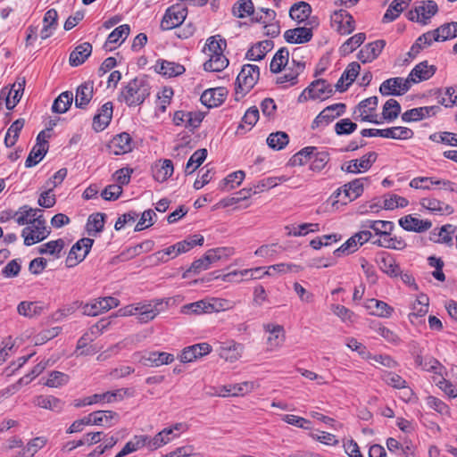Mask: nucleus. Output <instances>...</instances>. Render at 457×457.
<instances>
[{"instance_id":"nucleus-1","label":"nucleus","mask_w":457,"mask_h":457,"mask_svg":"<svg viewBox=\"0 0 457 457\" xmlns=\"http://www.w3.org/2000/svg\"><path fill=\"white\" fill-rule=\"evenodd\" d=\"M150 95V86L144 78L130 80L121 91V98L129 106H137Z\"/></svg>"},{"instance_id":"nucleus-2","label":"nucleus","mask_w":457,"mask_h":457,"mask_svg":"<svg viewBox=\"0 0 457 457\" xmlns=\"http://www.w3.org/2000/svg\"><path fill=\"white\" fill-rule=\"evenodd\" d=\"M49 234L50 231L46 226V220L43 214H39V218H35L34 221L30 222L21 232L24 245L28 246L43 241Z\"/></svg>"},{"instance_id":"nucleus-3","label":"nucleus","mask_w":457,"mask_h":457,"mask_svg":"<svg viewBox=\"0 0 457 457\" xmlns=\"http://www.w3.org/2000/svg\"><path fill=\"white\" fill-rule=\"evenodd\" d=\"M438 12L437 4L433 0L420 1L415 4L412 10L409 11L407 18L415 22L427 24L428 21Z\"/></svg>"},{"instance_id":"nucleus-4","label":"nucleus","mask_w":457,"mask_h":457,"mask_svg":"<svg viewBox=\"0 0 457 457\" xmlns=\"http://www.w3.org/2000/svg\"><path fill=\"white\" fill-rule=\"evenodd\" d=\"M260 71L257 65L245 64L237 78V94L248 93L259 79Z\"/></svg>"},{"instance_id":"nucleus-5","label":"nucleus","mask_w":457,"mask_h":457,"mask_svg":"<svg viewBox=\"0 0 457 457\" xmlns=\"http://www.w3.org/2000/svg\"><path fill=\"white\" fill-rule=\"evenodd\" d=\"M298 50L297 48L293 52L291 65L288 68H284L285 73L277 77V84L283 85L284 87H288L298 82V76L305 69V62L297 59Z\"/></svg>"},{"instance_id":"nucleus-6","label":"nucleus","mask_w":457,"mask_h":457,"mask_svg":"<svg viewBox=\"0 0 457 457\" xmlns=\"http://www.w3.org/2000/svg\"><path fill=\"white\" fill-rule=\"evenodd\" d=\"M168 303L162 299L139 303L137 320L140 323H147L153 320L158 314L166 311Z\"/></svg>"},{"instance_id":"nucleus-7","label":"nucleus","mask_w":457,"mask_h":457,"mask_svg":"<svg viewBox=\"0 0 457 457\" xmlns=\"http://www.w3.org/2000/svg\"><path fill=\"white\" fill-rule=\"evenodd\" d=\"M378 104V99L377 96H370L362 100L355 107L353 112V118L356 120L378 124L379 121L377 120L378 115L375 113Z\"/></svg>"},{"instance_id":"nucleus-8","label":"nucleus","mask_w":457,"mask_h":457,"mask_svg":"<svg viewBox=\"0 0 457 457\" xmlns=\"http://www.w3.org/2000/svg\"><path fill=\"white\" fill-rule=\"evenodd\" d=\"M333 93L332 86L325 79H317L311 83V85L300 95L298 101L302 102L303 99H327Z\"/></svg>"},{"instance_id":"nucleus-9","label":"nucleus","mask_w":457,"mask_h":457,"mask_svg":"<svg viewBox=\"0 0 457 457\" xmlns=\"http://www.w3.org/2000/svg\"><path fill=\"white\" fill-rule=\"evenodd\" d=\"M330 24L340 35H349L355 29L353 16L345 10L335 11L330 16Z\"/></svg>"},{"instance_id":"nucleus-10","label":"nucleus","mask_w":457,"mask_h":457,"mask_svg":"<svg viewBox=\"0 0 457 457\" xmlns=\"http://www.w3.org/2000/svg\"><path fill=\"white\" fill-rule=\"evenodd\" d=\"M94 240L88 237H84L79 239L73 246L71 247L66 260V266L69 268L75 267L79 262H81L88 254Z\"/></svg>"},{"instance_id":"nucleus-11","label":"nucleus","mask_w":457,"mask_h":457,"mask_svg":"<svg viewBox=\"0 0 457 457\" xmlns=\"http://www.w3.org/2000/svg\"><path fill=\"white\" fill-rule=\"evenodd\" d=\"M346 105L343 103L334 104L324 108L314 119L312 124V129L325 126L345 112Z\"/></svg>"},{"instance_id":"nucleus-12","label":"nucleus","mask_w":457,"mask_h":457,"mask_svg":"<svg viewBox=\"0 0 457 457\" xmlns=\"http://www.w3.org/2000/svg\"><path fill=\"white\" fill-rule=\"evenodd\" d=\"M187 9L179 5L169 7L162 17L161 28L163 30H170L179 27L187 17Z\"/></svg>"},{"instance_id":"nucleus-13","label":"nucleus","mask_w":457,"mask_h":457,"mask_svg":"<svg viewBox=\"0 0 457 457\" xmlns=\"http://www.w3.org/2000/svg\"><path fill=\"white\" fill-rule=\"evenodd\" d=\"M411 87L408 77L406 79L401 77L391 78L385 80L379 87V91L384 96H401L406 93Z\"/></svg>"},{"instance_id":"nucleus-14","label":"nucleus","mask_w":457,"mask_h":457,"mask_svg":"<svg viewBox=\"0 0 457 457\" xmlns=\"http://www.w3.org/2000/svg\"><path fill=\"white\" fill-rule=\"evenodd\" d=\"M433 186H437L445 190H454L453 182L435 177H417L410 181V187L415 189L431 190Z\"/></svg>"},{"instance_id":"nucleus-15","label":"nucleus","mask_w":457,"mask_h":457,"mask_svg":"<svg viewBox=\"0 0 457 457\" xmlns=\"http://www.w3.org/2000/svg\"><path fill=\"white\" fill-rule=\"evenodd\" d=\"M139 356V362L148 367H160L174 361V355L166 352H146L143 354L136 353Z\"/></svg>"},{"instance_id":"nucleus-16","label":"nucleus","mask_w":457,"mask_h":457,"mask_svg":"<svg viewBox=\"0 0 457 457\" xmlns=\"http://www.w3.org/2000/svg\"><path fill=\"white\" fill-rule=\"evenodd\" d=\"M185 425L182 423H177L170 428H165L159 433H157L154 436H151L152 445L154 450L167 445L171 442L173 439L177 438L180 431L185 428Z\"/></svg>"},{"instance_id":"nucleus-17","label":"nucleus","mask_w":457,"mask_h":457,"mask_svg":"<svg viewBox=\"0 0 457 457\" xmlns=\"http://www.w3.org/2000/svg\"><path fill=\"white\" fill-rule=\"evenodd\" d=\"M377 154L370 152L360 159L351 160L342 166V170L349 173L365 172L370 169L377 160Z\"/></svg>"},{"instance_id":"nucleus-18","label":"nucleus","mask_w":457,"mask_h":457,"mask_svg":"<svg viewBox=\"0 0 457 457\" xmlns=\"http://www.w3.org/2000/svg\"><path fill=\"white\" fill-rule=\"evenodd\" d=\"M25 79H19L12 86V88L7 92L6 88H4L0 92V97L5 98V105L8 110L13 109L21 98L22 92L24 90Z\"/></svg>"},{"instance_id":"nucleus-19","label":"nucleus","mask_w":457,"mask_h":457,"mask_svg":"<svg viewBox=\"0 0 457 457\" xmlns=\"http://www.w3.org/2000/svg\"><path fill=\"white\" fill-rule=\"evenodd\" d=\"M151 436L147 435L134 436L129 442L126 443L124 447L118 453V457H124L131 453L146 447L149 451H154L151 446Z\"/></svg>"},{"instance_id":"nucleus-20","label":"nucleus","mask_w":457,"mask_h":457,"mask_svg":"<svg viewBox=\"0 0 457 457\" xmlns=\"http://www.w3.org/2000/svg\"><path fill=\"white\" fill-rule=\"evenodd\" d=\"M110 153L120 155L132 151V138L129 133L116 135L108 145Z\"/></svg>"},{"instance_id":"nucleus-21","label":"nucleus","mask_w":457,"mask_h":457,"mask_svg":"<svg viewBox=\"0 0 457 457\" xmlns=\"http://www.w3.org/2000/svg\"><path fill=\"white\" fill-rule=\"evenodd\" d=\"M436 71L435 65H429L428 61H423L417 64L410 72L408 79L412 84H417L429 79Z\"/></svg>"},{"instance_id":"nucleus-22","label":"nucleus","mask_w":457,"mask_h":457,"mask_svg":"<svg viewBox=\"0 0 457 457\" xmlns=\"http://www.w3.org/2000/svg\"><path fill=\"white\" fill-rule=\"evenodd\" d=\"M130 32V28L127 24L120 25L112 30L105 43L104 44V49L106 52H111L117 48L125 39L128 37Z\"/></svg>"},{"instance_id":"nucleus-23","label":"nucleus","mask_w":457,"mask_h":457,"mask_svg":"<svg viewBox=\"0 0 457 457\" xmlns=\"http://www.w3.org/2000/svg\"><path fill=\"white\" fill-rule=\"evenodd\" d=\"M386 46V41L379 39L365 45L358 53V59L367 63L377 59Z\"/></svg>"},{"instance_id":"nucleus-24","label":"nucleus","mask_w":457,"mask_h":457,"mask_svg":"<svg viewBox=\"0 0 457 457\" xmlns=\"http://www.w3.org/2000/svg\"><path fill=\"white\" fill-rule=\"evenodd\" d=\"M265 332L269 333L267 344L270 350L279 348L285 341V330L281 325L268 323L263 325Z\"/></svg>"},{"instance_id":"nucleus-25","label":"nucleus","mask_w":457,"mask_h":457,"mask_svg":"<svg viewBox=\"0 0 457 457\" xmlns=\"http://www.w3.org/2000/svg\"><path fill=\"white\" fill-rule=\"evenodd\" d=\"M244 351V345L235 341L225 342L219 347V356L227 361L234 362L237 361Z\"/></svg>"},{"instance_id":"nucleus-26","label":"nucleus","mask_w":457,"mask_h":457,"mask_svg":"<svg viewBox=\"0 0 457 457\" xmlns=\"http://www.w3.org/2000/svg\"><path fill=\"white\" fill-rule=\"evenodd\" d=\"M211 345L207 343L196 344L186 347L180 353L179 360L184 363L192 362L197 358L208 354L211 352Z\"/></svg>"},{"instance_id":"nucleus-27","label":"nucleus","mask_w":457,"mask_h":457,"mask_svg":"<svg viewBox=\"0 0 457 457\" xmlns=\"http://www.w3.org/2000/svg\"><path fill=\"white\" fill-rule=\"evenodd\" d=\"M399 225L407 231L421 233L428 230L432 227V222L428 220H420L410 214L401 218Z\"/></svg>"},{"instance_id":"nucleus-28","label":"nucleus","mask_w":457,"mask_h":457,"mask_svg":"<svg viewBox=\"0 0 457 457\" xmlns=\"http://www.w3.org/2000/svg\"><path fill=\"white\" fill-rule=\"evenodd\" d=\"M313 33L312 28L297 27L287 29L284 33L285 40L290 44H304L312 38Z\"/></svg>"},{"instance_id":"nucleus-29","label":"nucleus","mask_w":457,"mask_h":457,"mask_svg":"<svg viewBox=\"0 0 457 457\" xmlns=\"http://www.w3.org/2000/svg\"><path fill=\"white\" fill-rule=\"evenodd\" d=\"M420 205L424 209L436 215H450L454 212L452 205L436 198H422L420 200Z\"/></svg>"},{"instance_id":"nucleus-30","label":"nucleus","mask_w":457,"mask_h":457,"mask_svg":"<svg viewBox=\"0 0 457 457\" xmlns=\"http://www.w3.org/2000/svg\"><path fill=\"white\" fill-rule=\"evenodd\" d=\"M112 117V104L105 103L100 109L99 112L93 119V129L96 131L104 130L110 123Z\"/></svg>"},{"instance_id":"nucleus-31","label":"nucleus","mask_w":457,"mask_h":457,"mask_svg":"<svg viewBox=\"0 0 457 457\" xmlns=\"http://www.w3.org/2000/svg\"><path fill=\"white\" fill-rule=\"evenodd\" d=\"M429 299L427 295L420 294L411 305V312L409 314V320L411 323H416L417 319L424 317L428 312Z\"/></svg>"},{"instance_id":"nucleus-32","label":"nucleus","mask_w":457,"mask_h":457,"mask_svg":"<svg viewBox=\"0 0 457 457\" xmlns=\"http://www.w3.org/2000/svg\"><path fill=\"white\" fill-rule=\"evenodd\" d=\"M367 178H361L353 179V181L345 184L343 189L339 188L337 190V196H339L342 193L345 194V197L349 201H353L356 199L358 196L361 195L363 192L364 181H367Z\"/></svg>"},{"instance_id":"nucleus-33","label":"nucleus","mask_w":457,"mask_h":457,"mask_svg":"<svg viewBox=\"0 0 457 457\" xmlns=\"http://www.w3.org/2000/svg\"><path fill=\"white\" fill-rule=\"evenodd\" d=\"M91 425L111 427L118 421L119 415L112 411H97L90 413Z\"/></svg>"},{"instance_id":"nucleus-34","label":"nucleus","mask_w":457,"mask_h":457,"mask_svg":"<svg viewBox=\"0 0 457 457\" xmlns=\"http://www.w3.org/2000/svg\"><path fill=\"white\" fill-rule=\"evenodd\" d=\"M438 109L436 106H424L413 108L406 111L402 115V120L405 122L418 121L436 113Z\"/></svg>"},{"instance_id":"nucleus-35","label":"nucleus","mask_w":457,"mask_h":457,"mask_svg":"<svg viewBox=\"0 0 457 457\" xmlns=\"http://www.w3.org/2000/svg\"><path fill=\"white\" fill-rule=\"evenodd\" d=\"M224 88H210L205 90L201 96V102L208 107H215L223 103L225 100Z\"/></svg>"},{"instance_id":"nucleus-36","label":"nucleus","mask_w":457,"mask_h":457,"mask_svg":"<svg viewBox=\"0 0 457 457\" xmlns=\"http://www.w3.org/2000/svg\"><path fill=\"white\" fill-rule=\"evenodd\" d=\"M415 363L418 367H420L423 370L428 372H434L436 375L443 376L444 366L435 358L431 356L423 357L420 354H417L415 357Z\"/></svg>"},{"instance_id":"nucleus-37","label":"nucleus","mask_w":457,"mask_h":457,"mask_svg":"<svg viewBox=\"0 0 457 457\" xmlns=\"http://www.w3.org/2000/svg\"><path fill=\"white\" fill-rule=\"evenodd\" d=\"M45 310V306L38 302H21L17 306V312L20 315L29 319L40 316Z\"/></svg>"},{"instance_id":"nucleus-38","label":"nucleus","mask_w":457,"mask_h":457,"mask_svg":"<svg viewBox=\"0 0 457 457\" xmlns=\"http://www.w3.org/2000/svg\"><path fill=\"white\" fill-rule=\"evenodd\" d=\"M93 82H85L77 88L75 105L78 108H85L93 97Z\"/></svg>"},{"instance_id":"nucleus-39","label":"nucleus","mask_w":457,"mask_h":457,"mask_svg":"<svg viewBox=\"0 0 457 457\" xmlns=\"http://www.w3.org/2000/svg\"><path fill=\"white\" fill-rule=\"evenodd\" d=\"M33 403L39 408L50 410L55 412H60L64 406V403L61 399L53 395L37 396L34 399Z\"/></svg>"},{"instance_id":"nucleus-40","label":"nucleus","mask_w":457,"mask_h":457,"mask_svg":"<svg viewBox=\"0 0 457 457\" xmlns=\"http://www.w3.org/2000/svg\"><path fill=\"white\" fill-rule=\"evenodd\" d=\"M39 214H43L42 210L23 205L15 212L14 218L17 224L22 226L33 222L35 218H39Z\"/></svg>"},{"instance_id":"nucleus-41","label":"nucleus","mask_w":457,"mask_h":457,"mask_svg":"<svg viewBox=\"0 0 457 457\" xmlns=\"http://www.w3.org/2000/svg\"><path fill=\"white\" fill-rule=\"evenodd\" d=\"M91 44L85 42L78 46L71 53L69 62L71 66H79L82 64L91 54Z\"/></svg>"},{"instance_id":"nucleus-42","label":"nucleus","mask_w":457,"mask_h":457,"mask_svg":"<svg viewBox=\"0 0 457 457\" xmlns=\"http://www.w3.org/2000/svg\"><path fill=\"white\" fill-rule=\"evenodd\" d=\"M173 164L170 160L159 161L153 167V174L155 180L164 182L173 174Z\"/></svg>"},{"instance_id":"nucleus-43","label":"nucleus","mask_w":457,"mask_h":457,"mask_svg":"<svg viewBox=\"0 0 457 457\" xmlns=\"http://www.w3.org/2000/svg\"><path fill=\"white\" fill-rule=\"evenodd\" d=\"M155 71L163 76L170 78L184 73L185 68L179 63L162 60L156 63Z\"/></svg>"},{"instance_id":"nucleus-44","label":"nucleus","mask_w":457,"mask_h":457,"mask_svg":"<svg viewBox=\"0 0 457 457\" xmlns=\"http://www.w3.org/2000/svg\"><path fill=\"white\" fill-rule=\"evenodd\" d=\"M312 6L306 2L294 4L289 10V16L298 23L303 22L312 14Z\"/></svg>"},{"instance_id":"nucleus-45","label":"nucleus","mask_w":457,"mask_h":457,"mask_svg":"<svg viewBox=\"0 0 457 457\" xmlns=\"http://www.w3.org/2000/svg\"><path fill=\"white\" fill-rule=\"evenodd\" d=\"M378 266L380 270L390 277H396L400 273V267L395 260L387 253L379 255Z\"/></svg>"},{"instance_id":"nucleus-46","label":"nucleus","mask_w":457,"mask_h":457,"mask_svg":"<svg viewBox=\"0 0 457 457\" xmlns=\"http://www.w3.org/2000/svg\"><path fill=\"white\" fill-rule=\"evenodd\" d=\"M273 43L270 40H263L252 46L246 53V58L251 61H260L271 50Z\"/></svg>"},{"instance_id":"nucleus-47","label":"nucleus","mask_w":457,"mask_h":457,"mask_svg":"<svg viewBox=\"0 0 457 457\" xmlns=\"http://www.w3.org/2000/svg\"><path fill=\"white\" fill-rule=\"evenodd\" d=\"M209 57V60L204 64V69L206 71L219 72L228 65V60L223 54H212Z\"/></svg>"},{"instance_id":"nucleus-48","label":"nucleus","mask_w":457,"mask_h":457,"mask_svg":"<svg viewBox=\"0 0 457 457\" xmlns=\"http://www.w3.org/2000/svg\"><path fill=\"white\" fill-rule=\"evenodd\" d=\"M289 52L287 48H280L273 56L270 62V71L273 73H278L282 71L283 68L288 64Z\"/></svg>"},{"instance_id":"nucleus-49","label":"nucleus","mask_w":457,"mask_h":457,"mask_svg":"<svg viewBox=\"0 0 457 457\" xmlns=\"http://www.w3.org/2000/svg\"><path fill=\"white\" fill-rule=\"evenodd\" d=\"M303 268L300 265L295 263H278L274 265L269 266L263 274H267V276H273L276 273L278 274H287V273H297L301 271Z\"/></svg>"},{"instance_id":"nucleus-50","label":"nucleus","mask_w":457,"mask_h":457,"mask_svg":"<svg viewBox=\"0 0 457 457\" xmlns=\"http://www.w3.org/2000/svg\"><path fill=\"white\" fill-rule=\"evenodd\" d=\"M413 131L405 127H392L383 129V137L399 140L410 139L413 137Z\"/></svg>"},{"instance_id":"nucleus-51","label":"nucleus","mask_w":457,"mask_h":457,"mask_svg":"<svg viewBox=\"0 0 457 457\" xmlns=\"http://www.w3.org/2000/svg\"><path fill=\"white\" fill-rule=\"evenodd\" d=\"M73 101V94L71 91L62 92L54 102L52 110L56 113H64L71 107Z\"/></svg>"},{"instance_id":"nucleus-52","label":"nucleus","mask_w":457,"mask_h":457,"mask_svg":"<svg viewBox=\"0 0 457 457\" xmlns=\"http://www.w3.org/2000/svg\"><path fill=\"white\" fill-rule=\"evenodd\" d=\"M105 222V214L101 212H96L91 214L88 217L87 222V231L90 236H95L100 233L104 226Z\"/></svg>"},{"instance_id":"nucleus-53","label":"nucleus","mask_w":457,"mask_h":457,"mask_svg":"<svg viewBox=\"0 0 457 457\" xmlns=\"http://www.w3.org/2000/svg\"><path fill=\"white\" fill-rule=\"evenodd\" d=\"M367 308L374 309L371 313L383 318L390 317L394 312V309L386 303L376 299L369 300Z\"/></svg>"},{"instance_id":"nucleus-54","label":"nucleus","mask_w":457,"mask_h":457,"mask_svg":"<svg viewBox=\"0 0 457 457\" xmlns=\"http://www.w3.org/2000/svg\"><path fill=\"white\" fill-rule=\"evenodd\" d=\"M207 150L205 148L196 150L187 162L185 172L192 174L206 159Z\"/></svg>"},{"instance_id":"nucleus-55","label":"nucleus","mask_w":457,"mask_h":457,"mask_svg":"<svg viewBox=\"0 0 457 457\" xmlns=\"http://www.w3.org/2000/svg\"><path fill=\"white\" fill-rule=\"evenodd\" d=\"M439 41H446L457 37V22L445 23L435 29Z\"/></svg>"},{"instance_id":"nucleus-56","label":"nucleus","mask_w":457,"mask_h":457,"mask_svg":"<svg viewBox=\"0 0 457 457\" xmlns=\"http://www.w3.org/2000/svg\"><path fill=\"white\" fill-rule=\"evenodd\" d=\"M24 126V120L18 119L12 123L10 128L7 130V133L4 137V144L7 147H12L15 145L19 133Z\"/></svg>"},{"instance_id":"nucleus-57","label":"nucleus","mask_w":457,"mask_h":457,"mask_svg":"<svg viewBox=\"0 0 457 457\" xmlns=\"http://www.w3.org/2000/svg\"><path fill=\"white\" fill-rule=\"evenodd\" d=\"M245 177L243 170H237L228 175L220 183V187L221 190L233 189L239 186Z\"/></svg>"},{"instance_id":"nucleus-58","label":"nucleus","mask_w":457,"mask_h":457,"mask_svg":"<svg viewBox=\"0 0 457 457\" xmlns=\"http://www.w3.org/2000/svg\"><path fill=\"white\" fill-rule=\"evenodd\" d=\"M317 150L314 146H307L300 150L298 153L294 154L290 159V162L293 166H302L306 164Z\"/></svg>"},{"instance_id":"nucleus-59","label":"nucleus","mask_w":457,"mask_h":457,"mask_svg":"<svg viewBox=\"0 0 457 457\" xmlns=\"http://www.w3.org/2000/svg\"><path fill=\"white\" fill-rule=\"evenodd\" d=\"M289 142L288 135L283 131L270 134L267 138L268 145L275 150L283 149Z\"/></svg>"},{"instance_id":"nucleus-60","label":"nucleus","mask_w":457,"mask_h":457,"mask_svg":"<svg viewBox=\"0 0 457 457\" xmlns=\"http://www.w3.org/2000/svg\"><path fill=\"white\" fill-rule=\"evenodd\" d=\"M254 7L252 0H239L233 8L232 12L237 18H245L253 13Z\"/></svg>"},{"instance_id":"nucleus-61","label":"nucleus","mask_w":457,"mask_h":457,"mask_svg":"<svg viewBox=\"0 0 457 457\" xmlns=\"http://www.w3.org/2000/svg\"><path fill=\"white\" fill-rule=\"evenodd\" d=\"M408 204V200L403 196L395 194H387L384 195L383 208L386 210L403 208L407 206Z\"/></svg>"},{"instance_id":"nucleus-62","label":"nucleus","mask_w":457,"mask_h":457,"mask_svg":"<svg viewBox=\"0 0 457 457\" xmlns=\"http://www.w3.org/2000/svg\"><path fill=\"white\" fill-rule=\"evenodd\" d=\"M400 112L401 106L399 103L396 100L391 98L385 103L382 115L385 120L392 121L398 117Z\"/></svg>"},{"instance_id":"nucleus-63","label":"nucleus","mask_w":457,"mask_h":457,"mask_svg":"<svg viewBox=\"0 0 457 457\" xmlns=\"http://www.w3.org/2000/svg\"><path fill=\"white\" fill-rule=\"evenodd\" d=\"M69 381V375L61 371L54 370L49 373L45 385L48 387L57 388L65 386Z\"/></svg>"},{"instance_id":"nucleus-64","label":"nucleus","mask_w":457,"mask_h":457,"mask_svg":"<svg viewBox=\"0 0 457 457\" xmlns=\"http://www.w3.org/2000/svg\"><path fill=\"white\" fill-rule=\"evenodd\" d=\"M46 445V439L36 437L30 440L20 452L21 457H33L34 454Z\"/></svg>"}]
</instances>
